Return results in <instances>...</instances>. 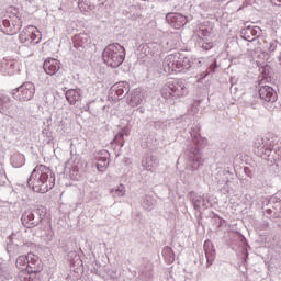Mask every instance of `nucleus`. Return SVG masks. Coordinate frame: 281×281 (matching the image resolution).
Masks as SVG:
<instances>
[{
    "label": "nucleus",
    "mask_w": 281,
    "mask_h": 281,
    "mask_svg": "<svg viewBox=\"0 0 281 281\" xmlns=\"http://www.w3.org/2000/svg\"><path fill=\"white\" fill-rule=\"evenodd\" d=\"M15 265L21 271H27V256L18 257Z\"/></svg>",
    "instance_id": "obj_20"
},
{
    "label": "nucleus",
    "mask_w": 281,
    "mask_h": 281,
    "mask_svg": "<svg viewBox=\"0 0 281 281\" xmlns=\"http://www.w3.org/2000/svg\"><path fill=\"white\" fill-rule=\"evenodd\" d=\"M102 58L108 67L117 69L126 59V48L117 43L110 44L103 49Z\"/></svg>",
    "instance_id": "obj_2"
},
{
    "label": "nucleus",
    "mask_w": 281,
    "mask_h": 281,
    "mask_svg": "<svg viewBox=\"0 0 281 281\" xmlns=\"http://www.w3.org/2000/svg\"><path fill=\"white\" fill-rule=\"evenodd\" d=\"M22 225L32 229V227H36V222L34 221V213L32 211H25L21 217Z\"/></svg>",
    "instance_id": "obj_15"
},
{
    "label": "nucleus",
    "mask_w": 281,
    "mask_h": 281,
    "mask_svg": "<svg viewBox=\"0 0 281 281\" xmlns=\"http://www.w3.org/2000/svg\"><path fill=\"white\" fill-rule=\"evenodd\" d=\"M43 271V262L38 256L30 252L27 255V273H41Z\"/></svg>",
    "instance_id": "obj_8"
},
{
    "label": "nucleus",
    "mask_w": 281,
    "mask_h": 281,
    "mask_svg": "<svg viewBox=\"0 0 281 281\" xmlns=\"http://www.w3.org/2000/svg\"><path fill=\"white\" fill-rule=\"evenodd\" d=\"M65 95H66L67 102L70 105H76L77 102H82V90L80 88L68 89Z\"/></svg>",
    "instance_id": "obj_13"
},
{
    "label": "nucleus",
    "mask_w": 281,
    "mask_h": 281,
    "mask_svg": "<svg viewBox=\"0 0 281 281\" xmlns=\"http://www.w3.org/2000/svg\"><path fill=\"white\" fill-rule=\"evenodd\" d=\"M44 71L48 76H54L60 71V61L58 59L48 58L44 61Z\"/></svg>",
    "instance_id": "obj_12"
},
{
    "label": "nucleus",
    "mask_w": 281,
    "mask_h": 281,
    "mask_svg": "<svg viewBox=\"0 0 281 281\" xmlns=\"http://www.w3.org/2000/svg\"><path fill=\"white\" fill-rule=\"evenodd\" d=\"M0 71L5 76H14L19 71V61L16 59L0 60Z\"/></svg>",
    "instance_id": "obj_7"
},
{
    "label": "nucleus",
    "mask_w": 281,
    "mask_h": 281,
    "mask_svg": "<svg viewBox=\"0 0 281 281\" xmlns=\"http://www.w3.org/2000/svg\"><path fill=\"white\" fill-rule=\"evenodd\" d=\"M259 30H260L259 27L248 26L246 30H244L241 32V34H243L245 41L251 42V41L256 40V36H258V31Z\"/></svg>",
    "instance_id": "obj_16"
},
{
    "label": "nucleus",
    "mask_w": 281,
    "mask_h": 281,
    "mask_svg": "<svg viewBox=\"0 0 281 281\" xmlns=\"http://www.w3.org/2000/svg\"><path fill=\"white\" fill-rule=\"evenodd\" d=\"M214 47V44L212 42H205L202 44V49H205V52L212 49Z\"/></svg>",
    "instance_id": "obj_23"
},
{
    "label": "nucleus",
    "mask_w": 281,
    "mask_h": 281,
    "mask_svg": "<svg viewBox=\"0 0 281 281\" xmlns=\"http://www.w3.org/2000/svg\"><path fill=\"white\" fill-rule=\"evenodd\" d=\"M89 43H91V37L87 34H79L75 36V45H77V47H86Z\"/></svg>",
    "instance_id": "obj_17"
},
{
    "label": "nucleus",
    "mask_w": 281,
    "mask_h": 281,
    "mask_svg": "<svg viewBox=\"0 0 281 281\" xmlns=\"http://www.w3.org/2000/svg\"><path fill=\"white\" fill-rule=\"evenodd\" d=\"M42 40L43 34L41 33L38 27L34 25H27L22 30L19 35L20 43H22V45H25L26 47H32V45H38Z\"/></svg>",
    "instance_id": "obj_4"
},
{
    "label": "nucleus",
    "mask_w": 281,
    "mask_h": 281,
    "mask_svg": "<svg viewBox=\"0 0 281 281\" xmlns=\"http://www.w3.org/2000/svg\"><path fill=\"white\" fill-rule=\"evenodd\" d=\"M116 192H119V196H124L126 194V190L123 184L117 187Z\"/></svg>",
    "instance_id": "obj_24"
},
{
    "label": "nucleus",
    "mask_w": 281,
    "mask_h": 281,
    "mask_svg": "<svg viewBox=\"0 0 281 281\" xmlns=\"http://www.w3.org/2000/svg\"><path fill=\"white\" fill-rule=\"evenodd\" d=\"M10 109V97L5 94H0V113Z\"/></svg>",
    "instance_id": "obj_18"
},
{
    "label": "nucleus",
    "mask_w": 281,
    "mask_h": 281,
    "mask_svg": "<svg viewBox=\"0 0 281 281\" xmlns=\"http://www.w3.org/2000/svg\"><path fill=\"white\" fill-rule=\"evenodd\" d=\"M171 87V95L177 100V98H183V95H188V90H186V83L181 80H175L169 82Z\"/></svg>",
    "instance_id": "obj_10"
},
{
    "label": "nucleus",
    "mask_w": 281,
    "mask_h": 281,
    "mask_svg": "<svg viewBox=\"0 0 281 281\" xmlns=\"http://www.w3.org/2000/svg\"><path fill=\"white\" fill-rule=\"evenodd\" d=\"M277 47H278V42H276V41L271 42L268 50L269 52H276Z\"/></svg>",
    "instance_id": "obj_25"
},
{
    "label": "nucleus",
    "mask_w": 281,
    "mask_h": 281,
    "mask_svg": "<svg viewBox=\"0 0 281 281\" xmlns=\"http://www.w3.org/2000/svg\"><path fill=\"white\" fill-rule=\"evenodd\" d=\"M106 168H109V160L104 157L100 158L97 162V170H99V172H104Z\"/></svg>",
    "instance_id": "obj_22"
},
{
    "label": "nucleus",
    "mask_w": 281,
    "mask_h": 281,
    "mask_svg": "<svg viewBox=\"0 0 281 281\" xmlns=\"http://www.w3.org/2000/svg\"><path fill=\"white\" fill-rule=\"evenodd\" d=\"M161 95L162 98H165V100H172V88L170 86V82L162 87Z\"/></svg>",
    "instance_id": "obj_21"
},
{
    "label": "nucleus",
    "mask_w": 281,
    "mask_h": 281,
    "mask_svg": "<svg viewBox=\"0 0 281 281\" xmlns=\"http://www.w3.org/2000/svg\"><path fill=\"white\" fill-rule=\"evenodd\" d=\"M27 184L29 188H32L33 192L47 194L56 186V176L49 167L37 165L31 172Z\"/></svg>",
    "instance_id": "obj_1"
},
{
    "label": "nucleus",
    "mask_w": 281,
    "mask_h": 281,
    "mask_svg": "<svg viewBox=\"0 0 281 281\" xmlns=\"http://www.w3.org/2000/svg\"><path fill=\"white\" fill-rule=\"evenodd\" d=\"M23 27V20L18 14H12L9 19H4L1 24V31L3 34H8L9 36H14L21 32Z\"/></svg>",
    "instance_id": "obj_5"
},
{
    "label": "nucleus",
    "mask_w": 281,
    "mask_h": 281,
    "mask_svg": "<svg viewBox=\"0 0 281 281\" xmlns=\"http://www.w3.org/2000/svg\"><path fill=\"white\" fill-rule=\"evenodd\" d=\"M34 91L32 82H24L19 88L12 90V97L14 100H20V102H27L34 98Z\"/></svg>",
    "instance_id": "obj_6"
},
{
    "label": "nucleus",
    "mask_w": 281,
    "mask_h": 281,
    "mask_svg": "<svg viewBox=\"0 0 281 281\" xmlns=\"http://www.w3.org/2000/svg\"><path fill=\"white\" fill-rule=\"evenodd\" d=\"M167 21L175 30H181L188 23V18L179 13H171L167 15Z\"/></svg>",
    "instance_id": "obj_9"
},
{
    "label": "nucleus",
    "mask_w": 281,
    "mask_h": 281,
    "mask_svg": "<svg viewBox=\"0 0 281 281\" xmlns=\"http://www.w3.org/2000/svg\"><path fill=\"white\" fill-rule=\"evenodd\" d=\"M204 251L207 266L212 267V265L214 263V259L216 258V250H214V245H212V241H204Z\"/></svg>",
    "instance_id": "obj_14"
},
{
    "label": "nucleus",
    "mask_w": 281,
    "mask_h": 281,
    "mask_svg": "<svg viewBox=\"0 0 281 281\" xmlns=\"http://www.w3.org/2000/svg\"><path fill=\"white\" fill-rule=\"evenodd\" d=\"M259 97L261 98V100H265V102L278 101V93L270 86H262L259 89Z\"/></svg>",
    "instance_id": "obj_11"
},
{
    "label": "nucleus",
    "mask_w": 281,
    "mask_h": 281,
    "mask_svg": "<svg viewBox=\"0 0 281 281\" xmlns=\"http://www.w3.org/2000/svg\"><path fill=\"white\" fill-rule=\"evenodd\" d=\"M281 3V0H278Z\"/></svg>",
    "instance_id": "obj_26"
},
{
    "label": "nucleus",
    "mask_w": 281,
    "mask_h": 281,
    "mask_svg": "<svg viewBox=\"0 0 281 281\" xmlns=\"http://www.w3.org/2000/svg\"><path fill=\"white\" fill-rule=\"evenodd\" d=\"M113 91L115 92V95H117V98H121V95H124V93H126L127 91L126 83L119 82L113 87Z\"/></svg>",
    "instance_id": "obj_19"
},
{
    "label": "nucleus",
    "mask_w": 281,
    "mask_h": 281,
    "mask_svg": "<svg viewBox=\"0 0 281 281\" xmlns=\"http://www.w3.org/2000/svg\"><path fill=\"white\" fill-rule=\"evenodd\" d=\"M164 69L167 74H181L184 69H190V59L180 53L170 54L165 57Z\"/></svg>",
    "instance_id": "obj_3"
}]
</instances>
